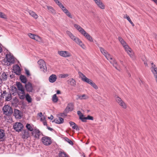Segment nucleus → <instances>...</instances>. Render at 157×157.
Wrapping results in <instances>:
<instances>
[{
    "label": "nucleus",
    "mask_w": 157,
    "mask_h": 157,
    "mask_svg": "<svg viewBox=\"0 0 157 157\" xmlns=\"http://www.w3.org/2000/svg\"><path fill=\"white\" fill-rule=\"evenodd\" d=\"M77 98H76L77 99H80V100H82V99H86L88 98V96L85 94H83L82 95H77Z\"/></svg>",
    "instance_id": "23"
},
{
    "label": "nucleus",
    "mask_w": 157,
    "mask_h": 157,
    "mask_svg": "<svg viewBox=\"0 0 157 157\" xmlns=\"http://www.w3.org/2000/svg\"><path fill=\"white\" fill-rule=\"evenodd\" d=\"M42 117L41 118V119H40L41 120V121H44L45 120V118L44 116H42Z\"/></svg>",
    "instance_id": "55"
},
{
    "label": "nucleus",
    "mask_w": 157,
    "mask_h": 157,
    "mask_svg": "<svg viewBox=\"0 0 157 157\" xmlns=\"http://www.w3.org/2000/svg\"><path fill=\"white\" fill-rule=\"evenodd\" d=\"M129 16L127 15V14H125L124 15V18H126L127 19V17H128Z\"/></svg>",
    "instance_id": "57"
},
{
    "label": "nucleus",
    "mask_w": 157,
    "mask_h": 157,
    "mask_svg": "<svg viewBox=\"0 0 157 157\" xmlns=\"http://www.w3.org/2000/svg\"><path fill=\"white\" fill-rule=\"evenodd\" d=\"M58 6L62 10V11L69 17L72 18V17L71 13L69 11L64 7L62 3H61Z\"/></svg>",
    "instance_id": "10"
},
{
    "label": "nucleus",
    "mask_w": 157,
    "mask_h": 157,
    "mask_svg": "<svg viewBox=\"0 0 157 157\" xmlns=\"http://www.w3.org/2000/svg\"><path fill=\"white\" fill-rule=\"evenodd\" d=\"M36 34H32L31 33H29L28 34V36L34 40L35 37L36 36Z\"/></svg>",
    "instance_id": "42"
},
{
    "label": "nucleus",
    "mask_w": 157,
    "mask_h": 157,
    "mask_svg": "<svg viewBox=\"0 0 157 157\" xmlns=\"http://www.w3.org/2000/svg\"><path fill=\"white\" fill-rule=\"evenodd\" d=\"M20 78L22 82L25 84L26 83L27 79L25 76L21 75L20 76Z\"/></svg>",
    "instance_id": "33"
},
{
    "label": "nucleus",
    "mask_w": 157,
    "mask_h": 157,
    "mask_svg": "<svg viewBox=\"0 0 157 157\" xmlns=\"http://www.w3.org/2000/svg\"><path fill=\"white\" fill-rule=\"evenodd\" d=\"M2 50H0V53H1L2 52Z\"/></svg>",
    "instance_id": "61"
},
{
    "label": "nucleus",
    "mask_w": 157,
    "mask_h": 157,
    "mask_svg": "<svg viewBox=\"0 0 157 157\" xmlns=\"http://www.w3.org/2000/svg\"><path fill=\"white\" fill-rule=\"evenodd\" d=\"M38 115L40 117H42L43 116L42 115V113L41 112H40V113H38Z\"/></svg>",
    "instance_id": "52"
},
{
    "label": "nucleus",
    "mask_w": 157,
    "mask_h": 157,
    "mask_svg": "<svg viewBox=\"0 0 157 157\" xmlns=\"http://www.w3.org/2000/svg\"><path fill=\"white\" fill-rule=\"evenodd\" d=\"M53 118V117L52 115H51L50 117H48V118L49 119L52 120Z\"/></svg>",
    "instance_id": "53"
},
{
    "label": "nucleus",
    "mask_w": 157,
    "mask_h": 157,
    "mask_svg": "<svg viewBox=\"0 0 157 157\" xmlns=\"http://www.w3.org/2000/svg\"><path fill=\"white\" fill-rule=\"evenodd\" d=\"M6 59L3 61V64L6 66H10L15 62V59L13 55L10 53L6 55Z\"/></svg>",
    "instance_id": "5"
},
{
    "label": "nucleus",
    "mask_w": 157,
    "mask_h": 157,
    "mask_svg": "<svg viewBox=\"0 0 157 157\" xmlns=\"http://www.w3.org/2000/svg\"><path fill=\"white\" fill-rule=\"evenodd\" d=\"M151 65H152V67H151V71L152 72V69H153V68H156L157 69V68L156 67H155V65L153 63H151Z\"/></svg>",
    "instance_id": "48"
},
{
    "label": "nucleus",
    "mask_w": 157,
    "mask_h": 157,
    "mask_svg": "<svg viewBox=\"0 0 157 157\" xmlns=\"http://www.w3.org/2000/svg\"><path fill=\"white\" fill-rule=\"evenodd\" d=\"M7 75L5 73H3L1 75V80L5 81L7 78Z\"/></svg>",
    "instance_id": "35"
},
{
    "label": "nucleus",
    "mask_w": 157,
    "mask_h": 157,
    "mask_svg": "<svg viewBox=\"0 0 157 157\" xmlns=\"http://www.w3.org/2000/svg\"><path fill=\"white\" fill-rule=\"evenodd\" d=\"M25 72H26V74L28 75H30L29 72L28 70H26L25 71Z\"/></svg>",
    "instance_id": "51"
},
{
    "label": "nucleus",
    "mask_w": 157,
    "mask_h": 157,
    "mask_svg": "<svg viewBox=\"0 0 157 157\" xmlns=\"http://www.w3.org/2000/svg\"><path fill=\"white\" fill-rule=\"evenodd\" d=\"M57 4V5H59V4H60L61 3L59 1V0H53Z\"/></svg>",
    "instance_id": "49"
},
{
    "label": "nucleus",
    "mask_w": 157,
    "mask_h": 157,
    "mask_svg": "<svg viewBox=\"0 0 157 157\" xmlns=\"http://www.w3.org/2000/svg\"><path fill=\"white\" fill-rule=\"evenodd\" d=\"M68 84L71 86L75 87L76 86V81L73 78H70L67 81Z\"/></svg>",
    "instance_id": "21"
},
{
    "label": "nucleus",
    "mask_w": 157,
    "mask_h": 157,
    "mask_svg": "<svg viewBox=\"0 0 157 157\" xmlns=\"http://www.w3.org/2000/svg\"><path fill=\"white\" fill-rule=\"evenodd\" d=\"M57 79L56 75L54 74L51 75L49 78V81L51 83H53L55 82Z\"/></svg>",
    "instance_id": "22"
},
{
    "label": "nucleus",
    "mask_w": 157,
    "mask_h": 157,
    "mask_svg": "<svg viewBox=\"0 0 157 157\" xmlns=\"http://www.w3.org/2000/svg\"><path fill=\"white\" fill-rule=\"evenodd\" d=\"M58 100V98L56 94L53 95L52 97V101L54 103H56Z\"/></svg>",
    "instance_id": "37"
},
{
    "label": "nucleus",
    "mask_w": 157,
    "mask_h": 157,
    "mask_svg": "<svg viewBox=\"0 0 157 157\" xmlns=\"http://www.w3.org/2000/svg\"><path fill=\"white\" fill-rule=\"evenodd\" d=\"M143 61L144 62V63L145 66H147V60H143Z\"/></svg>",
    "instance_id": "50"
},
{
    "label": "nucleus",
    "mask_w": 157,
    "mask_h": 157,
    "mask_svg": "<svg viewBox=\"0 0 157 157\" xmlns=\"http://www.w3.org/2000/svg\"><path fill=\"white\" fill-rule=\"evenodd\" d=\"M67 35L69 37V38L78 44L82 48H85V45L82 43L81 40L78 37L75 36L72 33L69 31H66Z\"/></svg>",
    "instance_id": "3"
},
{
    "label": "nucleus",
    "mask_w": 157,
    "mask_h": 157,
    "mask_svg": "<svg viewBox=\"0 0 157 157\" xmlns=\"http://www.w3.org/2000/svg\"><path fill=\"white\" fill-rule=\"evenodd\" d=\"M94 2L100 8L102 9H105V6L100 0H95Z\"/></svg>",
    "instance_id": "19"
},
{
    "label": "nucleus",
    "mask_w": 157,
    "mask_h": 157,
    "mask_svg": "<svg viewBox=\"0 0 157 157\" xmlns=\"http://www.w3.org/2000/svg\"><path fill=\"white\" fill-rule=\"evenodd\" d=\"M68 76V74H61L59 75V77L60 78H64L67 77Z\"/></svg>",
    "instance_id": "43"
},
{
    "label": "nucleus",
    "mask_w": 157,
    "mask_h": 157,
    "mask_svg": "<svg viewBox=\"0 0 157 157\" xmlns=\"http://www.w3.org/2000/svg\"><path fill=\"white\" fill-rule=\"evenodd\" d=\"M125 51L130 57L132 58V59H135V57L134 53L132 50H125Z\"/></svg>",
    "instance_id": "18"
},
{
    "label": "nucleus",
    "mask_w": 157,
    "mask_h": 157,
    "mask_svg": "<svg viewBox=\"0 0 157 157\" xmlns=\"http://www.w3.org/2000/svg\"><path fill=\"white\" fill-rule=\"evenodd\" d=\"M2 111L3 114L7 116L10 117V115H12L13 112V110L12 108L10 106L8 105H4L2 108Z\"/></svg>",
    "instance_id": "6"
},
{
    "label": "nucleus",
    "mask_w": 157,
    "mask_h": 157,
    "mask_svg": "<svg viewBox=\"0 0 157 157\" xmlns=\"http://www.w3.org/2000/svg\"><path fill=\"white\" fill-rule=\"evenodd\" d=\"M11 99V95L10 94H9L6 97V100L7 101H10Z\"/></svg>",
    "instance_id": "46"
},
{
    "label": "nucleus",
    "mask_w": 157,
    "mask_h": 157,
    "mask_svg": "<svg viewBox=\"0 0 157 157\" xmlns=\"http://www.w3.org/2000/svg\"><path fill=\"white\" fill-rule=\"evenodd\" d=\"M69 124L71 127L73 129H75L76 130H79V128L77 125L74 122L72 121H70L69 122Z\"/></svg>",
    "instance_id": "29"
},
{
    "label": "nucleus",
    "mask_w": 157,
    "mask_h": 157,
    "mask_svg": "<svg viewBox=\"0 0 157 157\" xmlns=\"http://www.w3.org/2000/svg\"><path fill=\"white\" fill-rule=\"evenodd\" d=\"M78 74L82 80L91 85L94 89L97 90L98 88V86L91 79L87 78L81 72H78Z\"/></svg>",
    "instance_id": "4"
},
{
    "label": "nucleus",
    "mask_w": 157,
    "mask_h": 157,
    "mask_svg": "<svg viewBox=\"0 0 157 157\" xmlns=\"http://www.w3.org/2000/svg\"><path fill=\"white\" fill-rule=\"evenodd\" d=\"M29 12V14L35 19H36L38 18V15L34 12L30 10Z\"/></svg>",
    "instance_id": "32"
},
{
    "label": "nucleus",
    "mask_w": 157,
    "mask_h": 157,
    "mask_svg": "<svg viewBox=\"0 0 157 157\" xmlns=\"http://www.w3.org/2000/svg\"><path fill=\"white\" fill-rule=\"evenodd\" d=\"M34 40L40 43H43L44 42V41L43 38L38 35H36Z\"/></svg>",
    "instance_id": "26"
},
{
    "label": "nucleus",
    "mask_w": 157,
    "mask_h": 157,
    "mask_svg": "<svg viewBox=\"0 0 157 157\" xmlns=\"http://www.w3.org/2000/svg\"><path fill=\"white\" fill-rule=\"evenodd\" d=\"M155 38L157 39V35H156L155 36Z\"/></svg>",
    "instance_id": "63"
},
{
    "label": "nucleus",
    "mask_w": 157,
    "mask_h": 157,
    "mask_svg": "<svg viewBox=\"0 0 157 157\" xmlns=\"http://www.w3.org/2000/svg\"><path fill=\"white\" fill-rule=\"evenodd\" d=\"M77 113L78 115H79V116H80V115H81V114H82L81 113V112L79 111H78Z\"/></svg>",
    "instance_id": "54"
},
{
    "label": "nucleus",
    "mask_w": 157,
    "mask_h": 157,
    "mask_svg": "<svg viewBox=\"0 0 157 157\" xmlns=\"http://www.w3.org/2000/svg\"><path fill=\"white\" fill-rule=\"evenodd\" d=\"M74 26L82 34L85 31L80 25L77 24H74Z\"/></svg>",
    "instance_id": "20"
},
{
    "label": "nucleus",
    "mask_w": 157,
    "mask_h": 157,
    "mask_svg": "<svg viewBox=\"0 0 157 157\" xmlns=\"http://www.w3.org/2000/svg\"><path fill=\"white\" fill-rule=\"evenodd\" d=\"M16 85L18 89L17 94L19 98L21 100L24 99L26 94L23 86L21 83L19 82H16Z\"/></svg>",
    "instance_id": "2"
},
{
    "label": "nucleus",
    "mask_w": 157,
    "mask_h": 157,
    "mask_svg": "<svg viewBox=\"0 0 157 157\" xmlns=\"http://www.w3.org/2000/svg\"><path fill=\"white\" fill-rule=\"evenodd\" d=\"M40 68L44 72H45L47 71V67L45 62L42 59H40L38 61Z\"/></svg>",
    "instance_id": "7"
},
{
    "label": "nucleus",
    "mask_w": 157,
    "mask_h": 157,
    "mask_svg": "<svg viewBox=\"0 0 157 157\" xmlns=\"http://www.w3.org/2000/svg\"><path fill=\"white\" fill-rule=\"evenodd\" d=\"M128 75L129 76H131V75L130 74H128Z\"/></svg>",
    "instance_id": "62"
},
{
    "label": "nucleus",
    "mask_w": 157,
    "mask_h": 157,
    "mask_svg": "<svg viewBox=\"0 0 157 157\" xmlns=\"http://www.w3.org/2000/svg\"><path fill=\"white\" fill-rule=\"evenodd\" d=\"M13 69L16 73H19L21 71L20 67L17 64L13 66Z\"/></svg>",
    "instance_id": "25"
},
{
    "label": "nucleus",
    "mask_w": 157,
    "mask_h": 157,
    "mask_svg": "<svg viewBox=\"0 0 157 157\" xmlns=\"http://www.w3.org/2000/svg\"><path fill=\"white\" fill-rule=\"evenodd\" d=\"M4 136V131L2 129H0V139L2 138Z\"/></svg>",
    "instance_id": "38"
},
{
    "label": "nucleus",
    "mask_w": 157,
    "mask_h": 157,
    "mask_svg": "<svg viewBox=\"0 0 157 157\" xmlns=\"http://www.w3.org/2000/svg\"><path fill=\"white\" fill-rule=\"evenodd\" d=\"M58 53L59 55L63 57H67L71 56L70 54L66 51H58Z\"/></svg>",
    "instance_id": "15"
},
{
    "label": "nucleus",
    "mask_w": 157,
    "mask_h": 157,
    "mask_svg": "<svg viewBox=\"0 0 157 157\" xmlns=\"http://www.w3.org/2000/svg\"><path fill=\"white\" fill-rule=\"evenodd\" d=\"M155 38L157 39V35H156L155 36Z\"/></svg>",
    "instance_id": "64"
},
{
    "label": "nucleus",
    "mask_w": 157,
    "mask_h": 157,
    "mask_svg": "<svg viewBox=\"0 0 157 157\" xmlns=\"http://www.w3.org/2000/svg\"><path fill=\"white\" fill-rule=\"evenodd\" d=\"M127 19L133 26H134V24L132 22V21H131L130 18L129 17H127Z\"/></svg>",
    "instance_id": "45"
},
{
    "label": "nucleus",
    "mask_w": 157,
    "mask_h": 157,
    "mask_svg": "<svg viewBox=\"0 0 157 157\" xmlns=\"http://www.w3.org/2000/svg\"><path fill=\"white\" fill-rule=\"evenodd\" d=\"M59 157H67L66 154L64 152H61L59 154Z\"/></svg>",
    "instance_id": "44"
},
{
    "label": "nucleus",
    "mask_w": 157,
    "mask_h": 157,
    "mask_svg": "<svg viewBox=\"0 0 157 157\" xmlns=\"http://www.w3.org/2000/svg\"><path fill=\"white\" fill-rule=\"evenodd\" d=\"M87 117V120H93V117L91 116H90L89 115Z\"/></svg>",
    "instance_id": "47"
},
{
    "label": "nucleus",
    "mask_w": 157,
    "mask_h": 157,
    "mask_svg": "<svg viewBox=\"0 0 157 157\" xmlns=\"http://www.w3.org/2000/svg\"><path fill=\"white\" fill-rule=\"evenodd\" d=\"M14 129L17 132L21 131L23 127L22 124L20 122H16L13 126Z\"/></svg>",
    "instance_id": "13"
},
{
    "label": "nucleus",
    "mask_w": 157,
    "mask_h": 157,
    "mask_svg": "<svg viewBox=\"0 0 157 157\" xmlns=\"http://www.w3.org/2000/svg\"><path fill=\"white\" fill-rule=\"evenodd\" d=\"M26 127L29 131L31 132H32L34 130V128H36L33 127V125H31L30 124H26Z\"/></svg>",
    "instance_id": "31"
},
{
    "label": "nucleus",
    "mask_w": 157,
    "mask_h": 157,
    "mask_svg": "<svg viewBox=\"0 0 157 157\" xmlns=\"http://www.w3.org/2000/svg\"><path fill=\"white\" fill-rule=\"evenodd\" d=\"M29 136V134L27 131H24L23 132L22 137L24 139L27 138Z\"/></svg>",
    "instance_id": "34"
},
{
    "label": "nucleus",
    "mask_w": 157,
    "mask_h": 157,
    "mask_svg": "<svg viewBox=\"0 0 157 157\" xmlns=\"http://www.w3.org/2000/svg\"><path fill=\"white\" fill-rule=\"evenodd\" d=\"M101 52L113 67L117 70H119L117 67V63L115 59L113 58L112 56L108 53L106 50H101Z\"/></svg>",
    "instance_id": "1"
},
{
    "label": "nucleus",
    "mask_w": 157,
    "mask_h": 157,
    "mask_svg": "<svg viewBox=\"0 0 157 157\" xmlns=\"http://www.w3.org/2000/svg\"><path fill=\"white\" fill-rule=\"evenodd\" d=\"M63 121L64 120L63 118L62 117H59L58 119H55L53 122L56 124H60L62 123L63 122Z\"/></svg>",
    "instance_id": "28"
},
{
    "label": "nucleus",
    "mask_w": 157,
    "mask_h": 157,
    "mask_svg": "<svg viewBox=\"0 0 157 157\" xmlns=\"http://www.w3.org/2000/svg\"><path fill=\"white\" fill-rule=\"evenodd\" d=\"M73 105L72 103H70L68 104L66 110L68 112L72 111L73 109Z\"/></svg>",
    "instance_id": "27"
},
{
    "label": "nucleus",
    "mask_w": 157,
    "mask_h": 157,
    "mask_svg": "<svg viewBox=\"0 0 157 157\" xmlns=\"http://www.w3.org/2000/svg\"><path fill=\"white\" fill-rule=\"evenodd\" d=\"M25 98L26 99V100L29 103H30L32 102V98H31L30 96L28 94H26Z\"/></svg>",
    "instance_id": "36"
},
{
    "label": "nucleus",
    "mask_w": 157,
    "mask_h": 157,
    "mask_svg": "<svg viewBox=\"0 0 157 157\" xmlns=\"http://www.w3.org/2000/svg\"><path fill=\"white\" fill-rule=\"evenodd\" d=\"M57 94H61V92L59 90H57L56 92Z\"/></svg>",
    "instance_id": "58"
},
{
    "label": "nucleus",
    "mask_w": 157,
    "mask_h": 157,
    "mask_svg": "<svg viewBox=\"0 0 157 157\" xmlns=\"http://www.w3.org/2000/svg\"><path fill=\"white\" fill-rule=\"evenodd\" d=\"M47 128H48V129L49 130H50V131H52V130H53V129H52V128H50V127H47Z\"/></svg>",
    "instance_id": "56"
},
{
    "label": "nucleus",
    "mask_w": 157,
    "mask_h": 157,
    "mask_svg": "<svg viewBox=\"0 0 157 157\" xmlns=\"http://www.w3.org/2000/svg\"><path fill=\"white\" fill-rule=\"evenodd\" d=\"M32 134L34 138L35 139H38L41 134L40 132L37 128H34V130L32 132Z\"/></svg>",
    "instance_id": "11"
},
{
    "label": "nucleus",
    "mask_w": 157,
    "mask_h": 157,
    "mask_svg": "<svg viewBox=\"0 0 157 157\" xmlns=\"http://www.w3.org/2000/svg\"><path fill=\"white\" fill-rule=\"evenodd\" d=\"M47 8L49 11L52 13L53 15H55L56 14V10L54 8L51 6H47Z\"/></svg>",
    "instance_id": "24"
},
{
    "label": "nucleus",
    "mask_w": 157,
    "mask_h": 157,
    "mask_svg": "<svg viewBox=\"0 0 157 157\" xmlns=\"http://www.w3.org/2000/svg\"><path fill=\"white\" fill-rule=\"evenodd\" d=\"M89 143V142L88 141H87V142L86 143V144H88Z\"/></svg>",
    "instance_id": "60"
},
{
    "label": "nucleus",
    "mask_w": 157,
    "mask_h": 157,
    "mask_svg": "<svg viewBox=\"0 0 157 157\" xmlns=\"http://www.w3.org/2000/svg\"><path fill=\"white\" fill-rule=\"evenodd\" d=\"M115 98L117 102L122 108L126 109L127 108V105L125 102L119 97L116 96Z\"/></svg>",
    "instance_id": "8"
},
{
    "label": "nucleus",
    "mask_w": 157,
    "mask_h": 157,
    "mask_svg": "<svg viewBox=\"0 0 157 157\" xmlns=\"http://www.w3.org/2000/svg\"><path fill=\"white\" fill-rule=\"evenodd\" d=\"M0 17L5 19L7 18L6 15L3 13L1 12H0Z\"/></svg>",
    "instance_id": "41"
},
{
    "label": "nucleus",
    "mask_w": 157,
    "mask_h": 157,
    "mask_svg": "<svg viewBox=\"0 0 157 157\" xmlns=\"http://www.w3.org/2000/svg\"><path fill=\"white\" fill-rule=\"evenodd\" d=\"M14 115L16 118L18 119H20L22 116L21 112L16 109H14Z\"/></svg>",
    "instance_id": "17"
},
{
    "label": "nucleus",
    "mask_w": 157,
    "mask_h": 157,
    "mask_svg": "<svg viewBox=\"0 0 157 157\" xmlns=\"http://www.w3.org/2000/svg\"><path fill=\"white\" fill-rule=\"evenodd\" d=\"M79 118L83 122H86L87 120V117H84V116L82 114H81V115H80Z\"/></svg>",
    "instance_id": "39"
},
{
    "label": "nucleus",
    "mask_w": 157,
    "mask_h": 157,
    "mask_svg": "<svg viewBox=\"0 0 157 157\" xmlns=\"http://www.w3.org/2000/svg\"><path fill=\"white\" fill-rule=\"evenodd\" d=\"M88 41L90 42H93V39L92 37L87 33L85 31L82 34Z\"/></svg>",
    "instance_id": "16"
},
{
    "label": "nucleus",
    "mask_w": 157,
    "mask_h": 157,
    "mask_svg": "<svg viewBox=\"0 0 157 157\" xmlns=\"http://www.w3.org/2000/svg\"><path fill=\"white\" fill-rule=\"evenodd\" d=\"M11 91L12 94L15 95L16 93L17 94L18 93V89L15 86H12L11 87Z\"/></svg>",
    "instance_id": "30"
},
{
    "label": "nucleus",
    "mask_w": 157,
    "mask_h": 157,
    "mask_svg": "<svg viewBox=\"0 0 157 157\" xmlns=\"http://www.w3.org/2000/svg\"><path fill=\"white\" fill-rule=\"evenodd\" d=\"M63 139L65 141L68 142L69 144L71 145L73 144L71 140L69 139L68 138L64 137V138Z\"/></svg>",
    "instance_id": "40"
},
{
    "label": "nucleus",
    "mask_w": 157,
    "mask_h": 157,
    "mask_svg": "<svg viewBox=\"0 0 157 157\" xmlns=\"http://www.w3.org/2000/svg\"><path fill=\"white\" fill-rule=\"evenodd\" d=\"M3 48L2 46V45L0 44V49H2V48Z\"/></svg>",
    "instance_id": "59"
},
{
    "label": "nucleus",
    "mask_w": 157,
    "mask_h": 157,
    "mask_svg": "<svg viewBox=\"0 0 157 157\" xmlns=\"http://www.w3.org/2000/svg\"><path fill=\"white\" fill-rule=\"evenodd\" d=\"M118 40L125 49H128L129 48L128 46L122 37H118Z\"/></svg>",
    "instance_id": "14"
},
{
    "label": "nucleus",
    "mask_w": 157,
    "mask_h": 157,
    "mask_svg": "<svg viewBox=\"0 0 157 157\" xmlns=\"http://www.w3.org/2000/svg\"><path fill=\"white\" fill-rule=\"evenodd\" d=\"M41 141L43 144L46 146L50 145L52 143V141L50 137L44 136L41 138Z\"/></svg>",
    "instance_id": "9"
},
{
    "label": "nucleus",
    "mask_w": 157,
    "mask_h": 157,
    "mask_svg": "<svg viewBox=\"0 0 157 157\" xmlns=\"http://www.w3.org/2000/svg\"><path fill=\"white\" fill-rule=\"evenodd\" d=\"M25 86L27 92H32L34 90L33 86V85L30 82H28L27 83H26Z\"/></svg>",
    "instance_id": "12"
}]
</instances>
